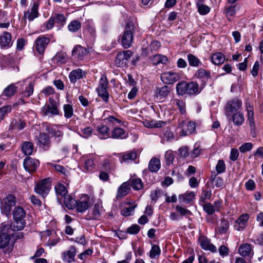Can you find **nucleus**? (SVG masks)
Returning a JSON list of instances; mask_svg holds the SVG:
<instances>
[{
  "mask_svg": "<svg viewBox=\"0 0 263 263\" xmlns=\"http://www.w3.org/2000/svg\"><path fill=\"white\" fill-rule=\"evenodd\" d=\"M203 88L198 84L196 81L187 82L182 81L179 82L176 85V91L179 95L183 96L188 95L189 96L197 95L200 93Z\"/></svg>",
  "mask_w": 263,
  "mask_h": 263,
  "instance_id": "f257e3e1",
  "label": "nucleus"
},
{
  "mask_svg": "<svg viewBox=\"0 0 263 263\" xmlns=\"http://www.w3.org/2000/svg\"><path fill=\"white\" fill-rule=\"evenodd\" d=\"M16 202V198L12 194H9L1 200L0 208L2 214L7 217H10L12 208L15 205Z\"/></svg>",
  "mask_w": 263,
  "mask_h": 263,
  "instance_id": "f03ea898",
  "label": "nucleus"
},
{
  "mask_svg": "<svg viewBox=\"0 0 263 263\" xmlns=\"http://www.w3.org/2000/svg\"><path fill=\"white\" fill-rule=\"evenodd\" d=\"M134 29L135 26L133 22H130L126 23L121 37V44L125 49L128 48L132 45Z\"/></svg>",
  "mask_w": 263,
  "mask_h": 263,
  "instance_id": "7ed1b4c3",
  "label": "nucleus"
},
{
  "mask_svg": "<svg viewBox=\"0 0 263 263\" xmlns=\"http://www.w3.org/2000/svg\"><path fill=\"white\" fill-rule=\"evenodd\" d=\"M13 217L16 224L17 230H21L24 229L26 225L24 218L26 216L25 210L21 206H18L14 208L13 211Z\"/></svg>",
  "mask_w": 263,
  "mask_h": 263,
  "instance_id": "20e7f679",
  "label": "nucleus"
},
{
  "mask_svg": "<svg viewBox=\"0 0 263 263\" xmlns=\"http://www.w3.org/2000/svg\"><path fill=\"white\" fill-rule=\"evenodd\" d=\"M108 84L109 82L106 77L103 75L100 78L97 88L98 96L106 103L108 102L109 98V93L107 91Z\"/></svg>",
  "mask_w": 263,
  "mask_h": 263,
  "instance_id": "39448f33",
  "label": "nucleus"
},
{
  "mask_svg": "<svg viewBox=\"0 0 263 263\" xmlns=\"http://www.w3.org/2000/svg\"><path fill=\"white\" fill-rule=\"evenodd\" d=\"M50 189L51 183L49 179H44L36 184L34 187V191L36 194L44 198L48 194Z\"/></svg>",
  "mask_w": 263,
  "mask_h": 263,
  "instance_id": "423d86ee",
  "label": "nucleus"
},
{
  "mask_svg": "<svg viewBox=\"0 0 263 263\" xmlns=\"http://www.w3.org/2000/svg\"><path fill=\"white\" fill-rule=\"evenodd\" d=\"M132 55V52L130 50L119 52L115 57V65L118 67H123L125 66L127 64Z\"/></svg>",
  "mask_w": 263,
  "mask_h": 263,
  "instance_id": "0eeeda50",
  "label": "nucleus"
},
{
  "mask_svg": "<svg viewBox=\"0 0 263 263\" xmlns=\"http://www.w3.org/2000/svg\"><path fill=\"white\" fill-rule=\"evenodd\" d=\"M10 236L7 234H2L0 235V248L4 249L5 253H9L13 250L14 242H10Z\"/></svg>",
  "mask_w": 263,
  "mask_h": 263,
  "instance_id": "6e6552de",
  "label": "nucleus"
},
{
  "mask_svg": "<svg viewBox=\"0 0 263 263\" xmlns=\"http://www.w3.org/2000/svg\"><path fill=\"white\" fill-rule=\"evenodd\" d=\"M242 102L238 98H234L229 101L225 107V112L227 116L237 111L241 106Z\"/></svg>",
  "mask_w": 263,
  "mask_h": 263,
  "instance_id": "1a4fd4ad",
  "label": "nucleus"
},
{
  "mask_svg": "<svg viewBox=\"0 0 263 263\" xmlns=\"http://www.w3.org/2000/svg\"><path fill=\"white\" fill-rule=\"evenodd\" d=\"M40 165V162L37 159L27 157L24 160L23 166L25 170L29 173L35 172Z\"/></svg>",
  "mask_w": 263,
  "mask_h": 263,
  "instance_id": "9d476101",
  "label": "nucleus"
},
{
  "mask_svg": "<svg viewBox=\"0 0 263 263\" xmlns=\"http://www.w3.org/2000/svg\"><path fill=\"white\" fill-rule=\"evenodd\" d=\"M90 198L87 195H83L79 200H77L75 209L78 213L85 212L89 207Z\"/></svg>",
  "mask_w": 263,
  "mask_h": 263,
  "instance_id": "9b49d317",
  "label": "nucleus"
},
{
  "mask_svg": "<svg viewBox=\"0 0 263 263\" xmlns=\"http://www.w3.org/2000/svg\"><path fill=\"white\" fill-rule=\"evenodd\" d=\"M194 77L201 81L200 86L203 88L208 80L211 78V72L209 70L200 68L196 71L194 74Z\"/></svg>",
  "mask_w": 263,
  "mask_h": 263,
  "instance_id": "f8f14e48",
  "label": "nucleus"
},
{
  "mask_svg": "<svg viewBox=\"0 0 263 263\" xmlns=\"http://www.w3.org/2000/svg\"><path fill=\"white\" fill-rule=\"evenodd\" d=\"M49 37L40 35L35 41V49L40 54H43L47 45L50 43Z\"/></svg>",
  "mask_w": 263,
  "mask_h": 263,
  "instance_id": "ddd939ff",
  "label": "nucleus"
},
{
  "mask_svg": "<svg viewBox=\"0 0 263 263\" xmlns=\"http://www.w3.org/2000/svg\"><path fill=\"white\" fill-rule=\"evenodd\" d=\"M39 5L37 2H33L31 8L24 13V18L28 19L29 21H32L39 15Z\"/></svg>",
  "mask_w": 263,
  "mask_h": 263,
  "instance_id": "4468645a",
  "label": "nucleus"
},
{
  "mask_svg": "<svg viewBox=\"0 0 263 263\" xmlns=\"http://www.w3.org/2000/svg\"><path fill=\"white\" fill-rule=\"evenodd\" d=\"M46 131L55 139L57 142H60L63 136V133L55 125H48L46 127Z\"/></svg>",
  "mask_w": 263,
  "mask_h": 263,
  "instance_id": "2eb2a0df",
  "label": "nucleus"
},
{
  "mask_svg": "<svg viewBox=\"0 0 263 263\" xmlns=\"http://www.w3.org/2000/svg\"><path fill=\"white\" fill-rule=\"evenodd\" d=\"M180 79L178 73L169 71L162 74L161 79L165 84H173Z\"/></svg>",
  "mask_w": 263,
  "mask_h": 263,
  "instance_id": "dca6fc26",
  "label": "nucleus"
},
{
  "mask_svg": "<svg viewBox=\"0 0 263 263\" xmlns=\"http://www.w3.org/2000/svg\"><path fill=\"white\" fill-rule=\"evenodd\" d=\"M109 130L107 125L100 124L96 127L95 135L100 139H107L110 138Z\"/></svg>",
  "mask_w": 263,
  "mask_h": 263,
  "instance_id": "f3484780",
  "label": "nucleus"
},
{
  "mask_svg": "<svg viewBox=\"0 0 263 263\" xmlns=\"http://www.w3.org/2000/svg\"><path fill=\"white\" fill-rule=\"evenodd\" d=\"M12 36L8 32L4 31L0 36V46L2 48L8 49L12 46Z\"/></svg>",
  "mask_w": 263,
  "mask_h": 263,
  "instance_id": "a211bd4d",
  "label": "nucleus"
},
{
  "mask_svg": "<svg viewBox=\"0 0 263 263\" xmlns=\"http://www.w3.org/2000/svg\"><path fill=\"white\" fill-rule=\"evenodd\" d=\"M249 218V214L247 213L241 214L236 220L234 226V229L238 231L243 230L247 226Z\"/></svg>",
  "mask_w": 263,
  "mask_h": 263,
  "instance_id": "6ab92c4d",
  "label": "nucleus"
},
{
  "mask_svg": "<svg viewBox=\"0 0 263 263\" xmlns=\"http://www.w3.org/2000/svg\"><path fill=\"white\" fill-rule=\"evenodd\" d=\"M199 242L201 248L204 250H208L212 253L216 252V247L212 243L210 239L205 236L200 237L199 239Z\"/></svg>",
  "mask_w": 263,
  "mask_h": 263,
  "instance_id": "aec40b11",
  "label": "nucleus"
},
{
  "mask_svg": "<svg viewBox=\"0 0 263 263\" xmlns=\"http://www.w3.org/2000/svg\"><path fill=\"white\" fill-rule=\"evenodd\" d=\"M119 155H120V161L121 163L123 162H130L136 159L138 156L137 153L135 151H127L120 153Z\"/></svg>",
  "mask_w": 263,
  "mask_h": 263,
  "instance_id": "412c9836",
  "label": "nucleus"
},
{
  "mask_svg": "<svg viewBox=\"0 0 263 263\" xmlns=\"http://www.w3.org/2000/svg\"><path fill=\"white\" fill-rule=\"evenodd\" d=\"M87 50L81 45H77L72 51V55L79 61L83 60L84 57L88 53Z\"/></svg>",
  "mask_w": 263,
  "mask_h": 263,
  "instance_id": "4be33fe9",
  "label": "nucleus"
},
{
  "mask_svg": "<svg viewBox=\"0 0 263 263\" xmlns=\"http://www.w3.org/2000/svg\"><path fill=\"white\" fill-rule=\"evenodd\" d=\"M39 146L44 150H48L51 146L49 136L45 133H40L38 137Z\"/></svg>",
  "mask_w": 263,
  "mask_h": 263,
  "instance_id": "5701e85b",
  "label": "nucleus"
},
{
  "mask_svg": "<svg viewBox=\"0 0 263 263\" xmlns=\"http://www.w3.org/2000/svg\"><path fill=\"white\" fill-rule=\"evenodd\" d=\"M102 206L96 203L92 209L88 213V220H99L101 217Z\"/></svg>",
  "mask_w": 263,
  "mask_h": 263,
  "instance_id": "b1692460",
  "label": "nucleus"
},
{
  "mask_svg": "<svg viewBox=\"0 0 263 263\" xmlns=\"http://www.w3.org/2000/svg\"><path fill=\"white\" fill-rule=\"evenodd\" d=\"M76 252V247L73 246H71L68 250L62 253L63 260L68 263H70L74 261Z\"/></svg>",
  "mask_w": 263,
  "mask_h": 263,
  "instance_id": "393cba45",
  "label": "nucleus"
},
{
  "mask_svg": "<svg viewBox=\"0 0 263 263\" xmlns=\"http://www.w3.org/2000/svg\"><path fill=\"white\" fill-rule=\"evenodd\" d=\"M85 72L80 68L72 70L69 75L70 81L72 83H75L77 80L81 79L85 77Z\"/></svg>",
  "mask_w": 263,
  "mask_h": 263,
  "instance_id": "a878e982",
  "label": "nucleus"
},
{
  "mask_svg": "<svg viewBox=\"0 0 263 263\" xmlns=\"http://www.w3.org/2000/svg\"><path fill=\"white\" fill-rule=\"evenodd\" d=\"M110 138L113 139H123L128 137V133L121 127H115L111 133Z\"/></svg>",
  "mask_w": 263,
  "mask_h": 263,
  "instance_id": "bb28decb",
  "label": "nucleus"
},
{
  "mask_svg": "<svg viewBox=\"0 0 263 263\" xmlns=\"http://www.w3.org/2000/svg\"><path fill=\"white\" fill-rule=\"evenodd\" d=\"M170 91V89L169 87L164 85L162 87H157L156 89V97L159 99V100H161V101H163V100L166 98V97L168 96Z\"/></svg>",
  "mask_w": 263,
  "mask_h": 263,
  "instance_id": "cd10ccee",
  "label": "nucleus"
},
{
  "mask_svg": "<svg viewBox=\"0 0 263 263\" xmlns=\"http://www.w3.org/2000/svg\"><path fill=\"white\" fill-rule=\"evenodd\" d=\"M130 189L129 183L128 182L123 183L118 189L116 198H122L129 193Z\"/></svg>",
  "mask_w": 263,
  "mask_h": 263,
  "instance_id": "c85d7f7f",
  "label": "nucleus"
},
{
  "mask_svg": "<svg viewBox=\"0 0 263 263\" xmlns=\"http://www.w3.org/2000/svg\"><path fill=\"white\" fill-rule=\"evenodd\" d=\"M17 91V87L14 84H11L4 89L2 95L7 98H10L16 93Z\"/></svg>",
  "mask_w": 263,
  "mask_h": 263,
  "instance_id": "c756f323",
  "label": "nucleus"
},
{
  "mask_svg": "<svg viewBox=\"0 0 263 263\" xmlns=\"http://www.w3.org/2000/svg\"><path fill=\"white\" fill-rule=\"evenodd\" d=\"M22 151L24 155L29 156L32 154L34 151V145L32 142H24L22 145Z\"/></svg>",
  "mask_w": 263,
  "mask_h": 263,
  "instance_id": "7c9ffc66",
  "label": "nucleus"
},
{
  "mask_svg": "<svg viewBox=\"0 0 263 263\" xmlns=\"http://www.w3.org/2000/svg\"><path fill=\"white\" fill-rule=\"evenodd\" d=\"M187 59L189 65L191 67H198L202 66V63L201 61L195 55L189 53L187 55Z\"/></svg>",
  "mask_w": 263,
  "mask_h": 263,
  "instance_id": "2f4dec72",
  "label": "nucleus"
},
{
  "mask_svg": "<svg viewBox=\"0 0 263 263\" xmlns=\"http://www.w3.org/2000/svg\"><path fill=\"white\" fill-rule=\"evenodd\" d=\"M160 161L155 157L152 158L148 164V169L152 172H157L160 168Z\"/></svg>",
  "mask_w": 263,
  "mask_h": 263,
  "instance_id": "473e14b6",
  "label": "nucleus"
},
{
  "mask_svg": "<svg viewBox=\"0 0 263 263\" xmlns=\"http://www.w3.org/2000/svg\"><path fill=\"white\" fill-rule=\"evenodd\" d=\"M58 198H63L65 197L68 193V191L66 187L62 183H58L54 187Z\"/></svg>",
  "mask_w": 263,
  "mask_h": 263,
  "instance_id": "72a5a7b5",
  "label": "nucleus"
},
{
  "mask_svg": "<svg viewBox=\"0 0 263 263\" xmlns=\"http://www.w3.org/2000/svg\"><path fill=\"white\" fill-rule=\"evenodd\" d=\"M151 60L153 64L155 65L159 64H166L168 62V59L166 56L160 54L153 55Z\"/></svg>",
  "mask_w": 263,
  "mask_h": 263,
  "instance_id": "f704fd0d",
  "label": "nucleus"
},
{
  "mask_svg": "<svg viewBox=\"0 0 263 263\" xmlns=\"http://www.w3.org/2000/svg\"><path fill=\"white\" fill-rule=\"evenodd\" d=\"M64 198V203L68 209L73 210L77 205V200L70 195H67Z\"/></svg>",
  "mask_w": 263,
  "mask_h": 263,
  "instance_id": "c9c22d12",
  "label": "nucleus"
},
{
  "mask_svg": "<svg viewBox=\"0 0 263 263\" xmlns=\"http://www.w3.org/2000/svg\"><path fill=\"white\" fill-rule=\"evenodd\" d=\"M210 179L216 187H221L224 185L223 180L222 177L218 176L217 174L213 171L212 172Z\"/></svg>",
  "mask_w": 263,
  "mask_h": 263,
  "instance_id": "e433bc0d",
  "label": "nucleus"
},
{
  "mask_svg": "<svg viewBox=\"0 0 263 263\" xmlns=\"http://www.w3.org/2000/svg\"><path fill=\"white\" fill-rule=\"evenodd\" d=\"M42 111L44 112V115H58L59 110L58 106L45 105L43 107Z\"/></svg>",
  "mask_w": 263,
  "mask_h": 263,
  "instance_id": "4c0bfd02",
  "label": "nucleus"
},
{
  "mask_svg": "<svg viewBox=\"0 0 263 263\" xmlns=\"http://www.w3.org/2000/svg\"><path fill=\"white\" fill-rule=\"evenodd\" d=\"M26 123L21 119L14 120L10 124V128L12 130L20 131L25 128Z\"/></svg>",
  "mask_w": 263,
  "mask_h": 263,
  "instance_id": "58836bf2",
  "label": "nucleus"
},
{
  "mask_svg": "<svg viewBox=\"0 0 263 263\" xmlns=\"http://www.w3.org/2000/svg\"><path fill=\"white\" fill-rule=\"evenodd\" d=\"M128 182L134 190H140L143 187V184L140 178H136L130 179Z\"/></svg>",
  "mask_w": 263,
  "mask_h": 263,
  "instance_id": "ea45409f",
  "label": "nucleus"
},
{
  "mask_svg": "<svg viewBox=\"0 0 263 263\" xmlns=\"http://www.w3.org/2000/svg\"><path fill=\"white\" fill-rule=\"evenodd\" d=\"M195 197L194 193L190 192L179 196V200L180 202H184L186 204L190 203Z\"/></svg>",
  "mask_w": 263,
  "mask_h": 263,
  "instance_id": "a19ab883",
  "label": "nucleus"
},
{
  "mask_svg": "<svg viewBox=\"0 0 263 263\" xmlns=\"http://www.w3.org/2000/svg\"><path fill=\"white\" fill-rule=\"evenodd\" d=\"M102 166L109 173H110L115 168V163L111 158L105 159L103 162Z\"/></svg>",
  "mask_w": 263,
  "mask_h": 263,
  "instance_id": "79ce46f5",
  "label": "nucleus"
},
{
  "mask_svg": "<svg viewBox=\"0 0 263 263\" xmlns=\"http://www.w3.org/2000/svg\"><path fill=\"white\" fill-rule=\"evenodd\" d=\"M224 61L225 57L221 52L215 53L212 56V61L215 65L222 64Z\"/></svg>",
  "mask_w": 263,
  "mask_h": 263,
  "instance_id": "37998d69",
  "label": "nucleus"
},
{
  "mask_svg": "<svg viewBox=\"0 0 263 263\" xmlns=\"http://www.w3.org/2000/svg\"><path fill=\"white\" fill-rule=\"evenodd\" d=\"M238 251L241 256H249L251 251V246L248 243H243L239 247Z\"/></svg>",
  "mask_w": 263,
  "mask_h": 263,
  "instance_id": "c03bdc74",
  "label": "nucleus"
},
{
  "mask_svg": "<svg viewBox=\"0 0 263 263\" xmlns=\"http://www.w3.org/2000/svg\"><path fill=\"white\" fill-rule=\"evenodd\" d=\"M230 227L229 222L228 220L222 218L220 220V224L218 228V232L220 234H226Z\"/></svg>",
  "mask_w": 263,
  "mask_h": 263,
  "instance_id": "a18cd8bd",
  "label": "nucleus"
},
{
  "mask_svg": "<svg viewBox=\"0 0 263 263\" xmlns=\"http://www.w3.org/2000/svg\"><path fill=\"white\" fill-rule=\"evenodd\" d=\"M196 129V124L194 122L190 121L186 125V128L182 129L181 135L182 136H186L189 134H192L194 132Z\"/></svg>",
  "mask_w": 263,
  "mask_h": 263,
  "instance_id": "49530a36",
  "label": "nucleus"
},
{
  "mask_svg": "<svg viewBox=\"0 0 263 263\" xmlns=\"http://www.w3.org/2000/svg\"><path fill=\"white\" fill-rule=\"evenodd\" d=\"M53 18L55 22L59 26H63L66 22V18L62 14L55 13L53 16Z\"/></svg>",
  "mask_w": 263,
  "mask_h": 263,
  "instance_id": "de8ad7c7",
  "label": "nucleus"
},
{
  "mask_svg": "<svg viewBox=\"0 0 263 263\" xmlns=\"http://www.w3.org/2000/svg\"><path fill=\"white\" fill-rule=\"evenodd\" d=\"M53 60L58 64H61L65 63L67 61V58L65 53L61 52L55 55Z\"/></svg>",
  "mask_w": 263,
  "mask_h": 263,
  "instance_id": "09e8293b",
  "label": "nucleus"
},
{
  "mask_svg": "<svg viewBox=\"0 0 263 263\" xmlns=\"http://www.w3.org/2000/svg\"><path fill=\"white\" fill-rule=\"evenodd\" d=\"M232 118L234 124L237 126L241 125L245 120L243 115L240 112H237L234 114L232 116Z\"/></svg>",
  "mask_w": 263,
  "mask_h": 263,
  "instance_id": "8fccbe9b",
  "label": "nucleus"
},
{
  "mask_svg": "<svg viewBox=\"0 0 263 263\" xmlns=\"http://www.w3.org/2000/svg\"><path fill=\"white\" fill-rule=\"evenodd\" d=\"M81 27V23L77 21L74 20L71 21L68 25V29L69 31L74 32L77 31Z\"/></svg>",
  "mask_w": 263,
  "mask_h": 263,
  "instance_id": "3c124183",
  "label": "nucleus"
},
{
  "mask_svg": "<svg viewBox=\"0 0 263 263\" xmlns=\"http://www.w3.org/2000/svg\"><path fill=\"white\" fill-rule=\"evenodd\" d=\"M64 117L67 119L70 118L73 115V107L70 104H65L63 106Z\"/></svg>",
  "mask_w": 263,
  "mask_h": 263,
  "instance_id": "603ef678",
  "label": "nucleus"
},
{
  "mask_svg": "<svg viewBox=\"0 0 263 263\" xmlns=\"http://www.w3.org/2000/svg\"><path fill=\"white\" fill-rule=\"evenodd\" d=\"M93 129L91 127L87 126L81 129L82 134L81 137L84 138H88L90 137L93 134Z\"/></svg>",
  "mask_w": 263,
  "mask_h": 263,
  "instance_id": "864d4df0",
  "label": "nucleus"
},
{
  "mask_svg": "<svg viewBox=\"0 0 263 263\" xmlns=\"http://www.w3.org/2000/svg\"><path fill=\"white\" fill-rule=\"evenodd\" d=\"M226 164L223 160H219L216 165V174L217 175L226 172Z\"/></svg>",
  "mask_w": 263,
  "mask_h": 263,
  "instance_id": "5fc2aeb1",
  "label": "nucleus"
},
{
  "mask_svg": "<svg viewBox=\"0 0 263 263\" xmlns=\"http://www.w3.org/2000/svg\"><path fill=\"white\" fill-rule=\"evenodd\" d=\"M161 253V250L159 246L154 245L149 252V257L151 258H155L158 257Z\"/></svg>",
  "mask_w": 263,
  "mask_h": 263,
  "instance_id": "6e6d98bb",
  "label": "nucleus"
},
{
  "mask_svg": "<svg viewBox=\"0 0 263 263\" xmlns=\"http://www.w3.org/2000/svg\"><path fill=\"white\" fill-rule=\"evenodd\" d=\"M11 105H5L0 108V121L4 119L5 115L11 112Z\"/></svg>",
  "mask_w": 263,
  "mask_h": 263,
  "instance_id": "4d7b16f0",
  "label": "nucleus"
},
{
  "mask_svg": "<svg viewBox=\"0 0 263 263\" xmlns=\"http://www.w3.org/2000/svg\"><path fill=\"white\" fill-rule=\"evenodd\" d=\"M94 169V162L93 160L91 159L86 160L85 161L84 165V171L89 172L93 171Z\"/></svg>",
  "mask_w": 263,
  "mask_h": 263,
  "instance_id": "13d9d810",
  "label": "nucleus"
},
{
  "mask_svg": "<svg viewBox=\"0 0 263 263\" xmlns=\"http://www.w3.org/2000/svg\"><path fill=\"white\" fill-rule=\"evenodd\" d=\"M212 193L211 191H203L199 200V204L202 205L204 203L206 199H210L211 197Z\"/></svg>",
  "mask_w": 263,
  "mask_h": 263,
  "instance_id": "bf43d9fd",
  "label": "nucleus"
},
{
  "mask_svg": "<svg viewBox=\"0 0 263 263\" xmlns=\"http://www.w3.org/2000/svg\"><path fill=\"white\" fill-rule=\"evenodd\" d=\"M34 84L30 82L28 86L26 87L25 91L23 92V96L24 97H29L33 93Z\"/></svg>",
  "mask_w": 263,
  "mask_h": 263,
  "instance_id": "052dcab7",
  "label": "nucleus"
},
{
  "mask_svg": "<svg viewBox=\"0 0 263 263\" xmlns=\"http://www.w3.org/2000/svg\"><path fill=\"white\" fill-rule=\"evenodd\" d=\"M165 158L166 164L170 165L173 162L175 158V155L172 151H168L166 152L165 154Z\"/></svg>",
  "mask_w": 263,
  "mask_h": 263,
  "instance_id": "680f3d73",
  "label": "nucleus"
},
{
  "mask_svg": "<svg viewBox=\"0 0 263 263\" xmlns=\"http://www.w3.org/2000/svg\"><path fill=\"white\" fill-rule=\"evenodd\" d=\"M196 6L198 8V12L201 15L206 14L210 11V8L203 4L197 5Z\"/></svg>",
  "mask_w": 263,
  "mask_h": 263,
  "instance_id": "e2e57ef3",
  "label": "nucleus"
},
{
  "mask_svg": "<svg viewBox=\"0 0 263 263\" xmlns=\"http://www.w3.org/2000/svg\"><path fill=\"white\" fill-rule=\"evenodd\" d=\"M201 205L203 206L204 211L208 215H212L216 212L213 207V204L211 203H202Z\"/></svg>",
  "mask_w": 263,
  "mask_h": 263,
  "instance_id": "0e129e2a",
  "label": "nucleus"
},
{
  "mask_svg": "<svg viewBox=\"0 0 263 263\" xmlns=\"http://www.w3.org/2000/svg\"><path fill=\"white\" fill-rule=\"evenodd\" d=\"M174 103H175L179 108L180 112L182 115H183L185 112V103L181 100L175 99L174 100Z\"/></svg>",
  "mask_w": 263,
  "mask_h": 263,
  "instance_id": "69168bd1",
  "label": "nucleus"
},
{
  "mask_svg": "<svg viewBox=\"0 0 263 263\" xmlns=\"http://www.w3.org/2000/svg\"><path fill=\"white\" fill-rule=\"evenodd\" d=\"M140 230V226L137 224H134L128 228L127 232L130 234L135 235L138 234Z\"/></svg>",
  "mask_w": 263,
  "mask_h": 263,
  "instance_id": "338daca9",
  "label": "nucleus"
},
{
  "mask_svg": "<svg viewBox=\"0 0 263 263\" xmlns=\"http://www.w3.org/2000/svg\"><path fill=\"white\" fill-rule=\"evenodd\" d=\"M253 148V144L250 142L243 143L239 147V151L241 153H244L250 151Z\"/></svg>",
  "mask_w": 263,
  "mask_h": 263,
  "instance_id": "774afa93",
  "label": "nucleus"
}]
</instances>
